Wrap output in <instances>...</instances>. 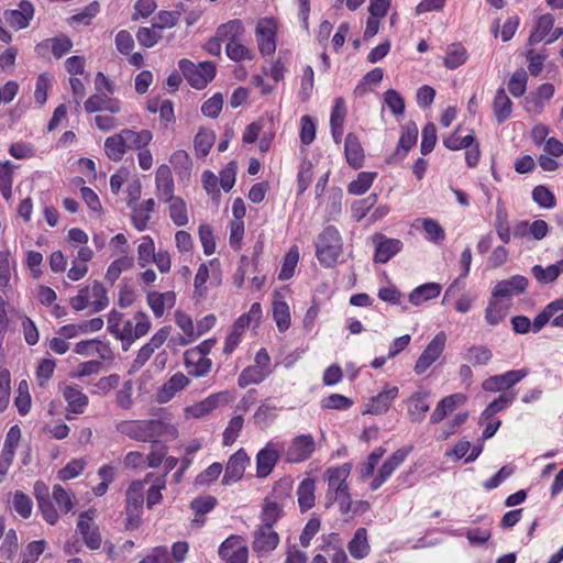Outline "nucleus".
Instances as JSON below:
<instances>
[{
  "instance_id": "1",
  "label": "nucleus",
  "mask_w": 563,
  "mask_h": 563,
  "mask_svg": "<svg viewBox=\"0 0 563 563\" xmlns=\"http://www.w3.org/2000/svg\"><path fill=\"white\" fill-rule=\"evenodd\" d=\"M350 472L351 465L345 463L338 467H331L325 473L328 478V489L325 494L327 507L336 501L340 505V511L342 514H347L352 510V500L346 483Z\"/></svg>"
},
{
  "instance_id": "2",
  "label": "nucleus",
  "mask_w": 563,
  "mask_h": 563,
  "mask_svg": "<svg viewBox=\"0 0 563 563\" xmlns=\"http://www.w3.org/2000/svg\"><path fill=\"white\" fill-rule=\"evenodd\" d=\"M342 253V239L334 227H327L316 242V254L319 262L327 267L333 266Z\"/></svg>"
},
{
  "instance_id": "3",
  "label": "nucleus",
  "mask_w": 563,
  "mask_h": 563,
  "mask_svg": "<svg viewBox=\"0 0 563 563\" xmlns=\"http://www.w3.org/2000/svg\"><path fill=\"white\" fill-rule=\"evenodd\" d=\"M179 69L181 70L185 78L196 89L205 88L209 81H211L216 74V67L210 62H203L199 65H195L189 59L179 60Z\"/></svg>"
},
{
  "instance_id": "4",
  "label": "nucleus",
  "mask_w": 563,
  "mask_h": 563,
  "mask_svg": "<svg viewBox=\"0 0 563 563\" xmlns=\"http://www.w3.org/2000/svg\"><path fill=\"white\" fill-rule=\"evenodd\" d=\"M283 451L286 463H302L312 456L316 451V441L310 434H300L292 438Z\"/></svg>"
},
{
  "instance_id": "5",
  "label": "nucleus",
  "mask_w": 563,
  "mask_h": 563,
  "mask_svg": "<svg viewBox=\"0 0 563 563\" xmlns=\"http://www.w3.org/2000/svg\"><path fill=\"white\" fill-rule=\"evenodd\" d=\"M284 446L279 442L269 441L256 455L257 477H267L282 456Z\"/></svg>"
},
{
  "instance_id": "6",
  "label": "nucleus",
  "mask_w": 563,
  "mask_h": 563,
  "mask_svg": "<svg viewBox=\"0 0 563 563\" xmlns=\"http://www.w3.org/2000/svg\"><path fill=\"white\" fill-rule=\"evenodd\" d=\"M96 510L81 512L77 522V531L81 534L85 544L90 550H97L101 547V536L99 528L95 525Z\"/></svg>"
},
{
  "instance_id": "7",
  "label": "nucleus",
  "mask_w": 563,
  "mask_h": 563,
  "mask_svg": "<svg viewBox=\"0 0 563 563\" xmlns=\"http://www.w3.org/2000/svg\"><path fill=\"white\" fill-rule=\"evenodd\" d=\"M170 327H162L137 352L131 364V372H137L151 358L153 353L159 349L168 339Z\"/></svg>"
},
{
  "instance_id": "8",
  "label": "nucleus",
  "mask_w": 563,
  "mask_h": 563,
  "mask_svg": "<svg viewBox=\"0 0 563 563\" xmlns=\"http://www.w3.org/2000/svg\"><path fill=\"white\" fill-rule=\"evenodd\" d=\"M219 555L225 563H247L249 549L239 536H230L219 548Z\"/></svg>"
},
{
  "instance_id": "9",
  "label": "nucleus",
  "mask_w": 563,
  "mask_h": 563,
  "mask_svg": "<svg viewBox=\"0 0 563 563\" xmlns=\"http://www.w3.org/2000/svg\"><path fill=\"white\" fill-rule=\"evenodd\" d=\"M446 335L444 332H439L433 340L427 345L422 354L419 356L415 372L420 375L423 374L442 354L445 346Z\"/></svg>"
},
{
  "instance_id": "10",
  "label": "nucleus",
  "mask_w": 563,
  "mask_h": 563,
  "mask_svg": "<svg viewBox=\"0 0 563 563\" xmlns=\"http://www.w3.org/2000/svg\"><path fill=\"white\" fill-rule=\"evenodd\" d=\"M34 16V7L27 0H22L16 9L3 12L4 23L11 29L19 31L26 29Z\"/></svg>"
},
{
  "instance_id": "11",
  "label": "nucleus",
  "mask_w": 563,
  "mask_h": 563,
  "mask_svg": "<svg viewBox=\"0 0 563 563\" xmlns=\"http://www.w3.org/2000/svg\"><path fill=\"white\" fill-rule=\"evenodd\" d=\"M276 22L273 19H262L256 25L258 49L263 55H272L276 49Z\"/></svg>"
},
{
  "instance_id": "12",
  "label": "nucleus",
  "mask_w": 563,
  "mask_h": 563,
  "mask_svg": "<svg viewBox=\"0 0 563 563\" xmlns=\"http://www.w3.org/2000/svg\"><path fill=\"white\" fill-rule=\"evenodd\" d=\"M529 374L527 368L508 371L501 375H494L485 379L482 384L484 390L496 393L508 389L519 383Z\"/></svg>"
},
{
  "instance_id": "13",
  "label": "nucleus",
  "mask_w": 563,
  "mask_h": 563,
  "mask_svg": "<svg viewBox=\"0 0 563 563\" xmlns=\"http://www.w3.org/2000/svg\"><path fill=\"white\" fill-rule=\"evenodd\" d=\"M528 286V279L521 275L511 276L508 279L499 280L493 288L492 295L511 303L514 296L522 294Z\"/></svg>"
},
{
  "instance_id": "14",
  "label": "nucleus",
  "mask_w": 563,
  "mask_h": 563,
  "mask_svg": "<svg viewBox=\"0 0 563 563\" xmlns=\"http://www.w3.org/2000/svg\"><path fill=\"white\" fill-rule=\"evenodd\" d=\"M234 399L230 391H221L210 395L202 401L189 406L185 411L194 418H202L221 405L229 404Z\"/></svg>"
},
{
  "instance_id": "15",
  "label": "nucleus",
  "mask_w": 563,
  "mask_h": 563,
  "mask_svg": "<svg viewBox=\"0 0 563 563\" xmlns=\"http://www.w3.org/2000/svg\"><path fill=\"white\" fill-rule=\"evenodd\" d=\"M279 543L278 533L271 527L260 526L254 532L252 548L260 556L271 553Z\"/></svg>"
},
{
  "instance_id": "16",
  "label": "nucleus",
  "mask_w": 563,
  "mask_h": 563,
  "mask_svg": "<svg viewBox=\"0 0 563 563\" xmlns=\"http://www.w3.org/2000/svg\"><path fill=\"white\" fill-rule=\"evenodd\" d=\"M249 462L250 459L243 449H240L234 454H232L227 463L222 484L231 485L239 482L243 477L246 464Z\"/></svg>"
},
{
  "instance_id": "17",
  "label": "nucleus",
  "mask_w": 563,
  "mask_h": 563,
  "mask_svg": "<svg viewBox=\"0 0 563 563\" xmlns=\"http://www.w3.org/2000/svg\"><path fill=\"white\" fill-rule=\"evenodd\" d=\"M118 433L139 442H148V420H120L114 424Z\"/></svg>"
},
{
  "instance_id": "18",
  "label": "nucleus",
  "mask_w": 563,
  "mask_h": 563,
  "mask_svg": "<svg viewBox=\"0 0 563 563\" xmlns=\"http://www.w3.org/2000/svg\"><path fill=\"white\" fill-rule=\"evenodd\" d=\"M156 196L161 201L174 198V178L170 167L166 164L158 166L155 173Z\"/></svg>"
},
{
  "instance_id": "19",
  "label": "nucleus",
  "mask_w": 563,
  "mask_h": 563,
  "mask_svg": "<svg viewBox=\"0 0 563 563\" xmlns=\"http://www.w3.org/2000/svg\"><path fill=\"white\" fill-rule=\"evenodd\" d=\"M148 429V442H157L159 439L172 441L178 437L177 426L166 419H150Z\"/></svg>"
},
{
  "instance_id": "20",
  "label": "nucleus",
  "mask_w": 563,
  "mask_h": 563,
  "mask_svg": "<svg viewBox=\"0 0 563 563\" xmlns=\"http://www.w3.org/2000/svg\"><path fill=\"white\" fill-rule=\"evenodd\" d=\"M34 492L44 520L49 525H55L58 521L59 516L49 499L46 485L42 482H36L34 485Z\"/></svg>"
},
{
  "instance_id": "21",
  "label": "nucleus",
  "mask_w": 563,
  "mask_h": 563,
  "mask_svg": "<svg viewBox=\"0 0 563 563\" xmlns=\"http://www.w3.org/2000/svg\"><path fill=\"white\" fill-rule=\"evenodd\" d=\"M398 394L399 389L397 386L385 388L369 400L365 413L383 415L387 412L391 402L397 398Z\"/></svg>"
},
{
  "instance_id": "22",
  "label": "nucleus",
  "mask_w": 563,
  "mask_h": 563,
  "mask_svg": "<svg viewBox=\"0 0 563 563\" xmlns=\"http://www.w3.org/2000/svg\"><path fill=\"white\" fill-rule=\"evenodd\" d=\"M146 301L154 316L162 318L167 309H172L175 306L176 294L174 291H150L146 296Z\"/></svg>"
},
{
  "instance_id": "23",
  "label": "nucleus",
  "mask_w": 563,
  "mask_h": 563,
  "mask_svg": "<svg viewBox=\"0 0 563 563\" xmlns=\"http://www.w3.org/2000/svg\"><path fill=\"white\" fill-rule=\"evenodd\" d=\"M466 400L467 397L462 393H456L444 397L433 410L430 417V421L432 423H438L442 421L448 413L454 411L456 408L464 405Z\"/></svg>"
},
{
  "instance_id": "24",
  "label": "nucleus",
  "mask_w": 563,
  "mask_h": 563,
  "mask_svg": "<svg viewBox=\"0 0 563 563\" xmlns=\"http://www.w3.org/2000/svg\"><path fill=\"white\" fill-rule=\"evenodd\" d=\"M429 397L430 391L418 390L407 399L408 416L411 421H421L424 418L430 409L428 404Z\"/></svg>"
},
{
  "instance_id": "25",
  "label": "nucleus",
  "mask_w": 563,
  "mask_h": 563,
  "mask_svg": "<svg viewBox=\"0 0 563 563\" xmlns=\"http://www.w3.org/2000/svg\"><path fill=\"white\" fill-rule=\"evenodd\" d=\"M510 307L511 303L509 301L501 300L492 295L485 309V321L493 327L499 324L509 313Z\"/></svg>"
},
{
  "instance_id": "26",
  "label": "nucleus",
  "mask_w": 563,
  "mask_h": 563,
  "mask_svg": "<svg viewBox=\"0 0 563 563\" xmlns=\"http://www.w3.org/2000/svg\"><path fill=\"white\" fill-rule=\"evenodd\" d=\"M189 378L183 373L174 374L158 390L157 401L161 404L168 402L178 391L186 388Z\"/></svg>"
},
{
  "instance_id": "27",
  "label": "nucleus",
  "mask_w": 563,
  "mask_h": 563,
  "mask_svg": "<svg viewBox=\"0 0 563 563\" xmlns=\"http://www.w3.org/2000/svg\"><path fill=\"white\" fill-rule=\"evenodd\" d=\"M198 352H185V366L188 375L194 377L206 376L212 367V361L209 357L197 354Z\"/></svg>"
},
{
  "instance_id": "28",
  "label": "nucleus",
  "mask_w": 563,
  "mask_h": 563,
  "mask_svg": "<svg viewBox=\"0 0 563 563\" xmlns=\"http://www.w3.org/2000/svg\"><path fill=\"white\" fill-rule=\"evenodd\" d=\"M344 153L346 162L350 166L357 169L363 166L364 163V151L360 143V140L353 133H349L345 137Z\"/></svg>"
},
{
  "instance_id": "29",
  "label": "nucleus",
  "mask_w": 563,
  "mask_h": 563,
  "mask_svg": "<svg viewBox=\"0 0 563 563\" xmlns=\"http://www.w3.org/2000/svg\"><path fill=\"white\" fill-rule=\"evenodd\" d=\"M347 550L351 556L355 560H362L366 558L371 552V545L368 543V534L365 528H358L351 541L347 543Z\"/></svg>"
},
{
  "instance_id": "30",
  "label": "nucleus",
  "mask_w": 563,
  "mask_h": 563,
  "mask_svg": "<svg viewBox=\"0 0 563 563\" xmlns=\"http://www.w3.org/2000/svg\"><path fill=\"white\" fill-rule=\"evenodd\" d=\"M63 396L68 404V410L74 413H82L88 406V397L76 385L63 388Z\"/></svg>"
},
{
  "instance_id": "31",
  "label": "nucleus",
  "mask_w": 563,
  "mask_h": 563,
  "mask_svg": "<svg viewBox=\"0 0 563 563\" xmlns=\"http://www.w3.org/2000/svg\"><path fill=\"white\" fill-rule=\"evenodd\" d=\"M376 245L375 261L379 263L388 262L401 249L402 242L398 239H387L379 236Z\"/></svg>"
},
{
  "instance_id": "32",
  "label": "nucleus",
  "mask_w": 563,
  "mask_h": 563,
  "mask_svg": "<svg viewBox=\"0 0 563 563\" xmlns=\"http://www.w3.org/2000/svg\"><path fill=\"white\" fill-rule=\"evenodd\" d=\"M122 134L128 150L142 151V148L146 147L153 140V133L145 129L141 131L123 129Z\"/></svg>"
},
{
  "instance_id": "33",
  "label": "nucleus",
  "mask_w": 563,
  "mask_h": 563,
  "mask_svg": "<svg viewBox=\"0 0 563 563\" xmlns=\"http://www.w3.org/2000/svg\"><path fill=\"white\" fill-rule=\"evenodd\" d=\"M128 147L122 131L106 139L104 152L111 161H121Z\"/></svg>"
},
{
  "instance_id": "34",
  "label": "nucleus",
  "mask_w": 563,
  "mask_h": 563,
  "mask_svg": "<svg viewBox=\"0 0 563 563\" xmlns=\"http://www.w3.org/2000/svg\"><path fill=\"white\" fill-rule=\"evenodd\" d=\"M168 203V214L173 223L177 227H184L188 223L187 205L180 197H174L165 201Z\"/></svg>"
},
{
  "instance_id": "35",
  "label": "nucleus",
  "mask_w": 563,
  "mask_h": 563,
  "mask_svg": "<svg viewBox=\"0 0 563 563\" xmlns=\"http://www.w3.org/2000/svg\"><path fill=\"white\" fill-rule=\"evenodd\" d=\"M493 111L498 123L507 121L512 111V102L504 89H498L493 102Z\"/></svg>"
},
{
  "instance_id": "36",
  "label": "nucleus",
  "mask_w": 563,
  "mask_h": 563,
  "mask_svg": "<svg viewBox=\"0 0 563 563\" xmlns=\"http://www.w3.org/2000/svg\"><path fill=\"white\" fill-rule=\"evenodd\" d=\"M554 26V16L550 13L541 15L537 22L533 31L531 32L528 43L534 45L543 41Z\"/></svg>"
},
{
  "instance_id": "37",
  "label": "nucleus",
  "mask_w": 563,
  "mask_h": 563,
  "mask_svg": "<svg viewBox=\"0 0 563 563\" xmlns=\"http://www.w3.org/2000/svg\"><path fill=\"white\" fill-rule=\"evenodd\" d=\"M441 285L438 283H427L415 288L410 295L409 300L412 305L419 306L422 302L437 298L441 292Z\"/></svg>"
},
{
  "instance_id": "38",
  "label": "nucleus",
  "mask_w": 563,
  "mask_h": 563,
  "mask_svg": "<svg viewBox=\"0 0 563 563\" xmlns=\"http://www.w3.org/2000/svg\"><path fill=\"white\" fill-rule=\"evenodd\" d=\"M273 317L280 332H285L290 327V311L287 302L280 295H276L273 301Z\"/></svg>"
},
{
  "instance_id": "39",
  "label": "nucleus",
  "mask_w": 563,
  "mask_h": 563,
  "mask_svg": "<svg viewBox=\"0 0 563 563\" xmlns=\"http://www.w3.org/2000/svg\"><path fill=\"white\" fill-rule=\"evenodd\" d=\"M244 32V26L240 20H231L227 23L221 24L216 32L218 38L222 42L232 43L240 38Z\"/></svg>"
},
{
  "instance_id": "40",
  "label": "nucleus",
  "mask_w": 563,
  "mask_h": 563,
  "mask_svg": "<svg viewBox=\"0 0 563 563\" xmlns=\"http://www.w3.org/2000/svg\"><path fill=\"white\" fill-rule=\"evenodd\" d=\"M155 209L154 199L150 198L142 205L135 207L132 213V222L139 231H143L147 227V222L151 219V213Z\"/></svg>"
},
{
  "instance_id": "41",
  "label": "nucleus",
  "mask_w": 563,
  "mask_h": 563,
  "mask_svg": "<svg viewBox=\"0 0 563 563\" xmlns=\"http://www.w3.org/2000/svg\"><path fill=\"white\" fill-rule=\"evenodd\" d=\"M316 483L312 478H305L298 487V503L301 510H308L314 505Z\"/></svg>"
},
{
  "instance_id": "42",
  "label": "nucleus",
  "mask_w": 563,
  "mask_h": 563,
  "mask_svg": "<svg viewBox=\"0 0 563 563\" xmlns=\"http://www.w3.org/2000/svg\"><path fill=\"white\" fill-rule=\"evenodd\" d=\"M311 563H350L345 551L341 547L327 545L323 554L313 556Z\"/></svg>"
},
{
  "instance_id": "43",
  "label": "nucleus",
  "mask_w": 563,
  "mask_h": 563,
  "mask_svg": "<svg viewBox=\"0 0 563 563\" xmlns=\"http://www.w3.org/2000/svg\"><path fill=\"white\" fill-rule=\"evenodd\" d=\"M283 515V506L275 500L269 498L265 499L263 505L261 519V526H267L273 528L274 525L279 520Z\"/></svg>"
},
{
  "instance_id": "44",
  "label": "nucleus",
  "mask_w": 563,
  "mask_h": 563,
  "mask_svg": "<svg viewBox=\"0 0 563 563\" xmlns=\"http://www.w3.org/2000/svg\"><path fill=\"white\" fill-rule=\"evenodd\" d=\"M150 476L151 475L148 474L145 481H135L130 485L126 490V507H133L132 509H142L144 503V487Z\"/></svg>"
},
{
  "instance_id": "45",
  "label": "nucleus",
  "mask_w": 563,
  "mask_h": 563,
  "mask_svg": "<svg viewBox=\"0 0 563 563\" xmlns=\"http://www.w3.org/2000/svg\"><path fill=\"white\" fill-rule=\"evenodd\" d=\"M467 60V52L461 44H452L449 46L446 56L444 57V66L449 69H455Z\"/></svg>"
},
{
  "instance_id": "46",
  "label": "nucleus",
  "mask_w": 563,
  "mask_h": 563,
  "mask_svg": "<svg viewBox=\"0 0 563 563\" xmlns=\"http://www.w3.org/2000/svg\"><path fill=\"white\" fill-rule=\"evenodd\" d=\"M216 134L211 130H200L195 136L194 144L197 155L206 157L212 147Z\"/></svg>"
},
{
  "instance_id": "47",
  "label": "nucleus",
  "mask_w": 563,
  "mask_h": 563,
  "mask_svg": "<svg viewBox=\"0 0 563 563\" xmlns=\"http://www.w3.org/2000/svg\"><path fill=\"white\" fill-rule=\"evenodd\" d=\"M13 166L10 162L0 163V191L5 200L12 196Z\"/></svg>"
},
{
  "instance_id": "48",
  "label": "nucleus",
  "mask_w": 563,
  "mask_h": 563,
  "mask_svg": "<svg viewBox=\"0 0 563 563\" xmlns=\"http://www.w3.org/2000/svg\"><path fill=\"white\" fill-rule=\"evenodd\" d=\"M155 254L156 252L153 239L148 235L143 236L137 246L139 265L145 267L147 264L152 263Z\"/></svg>"
},
{
  "instance_id": "49",
  "label": "nucleus",
  "mask_w": 563,
  "mask_h": 563,
  "mask_svg": "<svg viewBox=\"0 0 563 563\" xmlns=\"http://www.w3.org/2000/svg\"><path fill=\"white\" fill-rule=\"evenodd\" d=\"M376 173L362 172L357 175L356 179L351 181L347 186V191L351 195H363L372 186Z\"/></svg>"
},
{
  "instance_id": "50",
  "label": "nucleus",
  "mask_w": 563,
  "mask_h": 563,
  "mask_svg": "<svg viewBox=\"0 0 563 563\" xmlns=\"http://www.w3.org/2000/svg\"><path fill=\"white\" fill-rule=\"evenodd\" d=\"M408 451L406 449H399L391 454L389 459H387L378 473L384 476L386 479L390 477L395 470H397L406 460Z\"/></svg>"
},
{
  "instance_id": "51",
  "label": "nucleus",
  "mask_w": 563,
  "mask_h": 563,
  "mask_svg": "<svg viewBox=\"0 0 563 563\" xmlns=\"http://www.w3.org/2000/svg\"><path fill=\"white\" fill-rule=\"evenodd\" d=\"M266 377L267 375L265 373H263L256 366L251 365L241 372L238 378V385L241 388H245L249 385L263 382Z\"/></svg>"
},
{
  "instance_id": "52",
  "label": "nucleus",
  "mask_w": 563,
  "mask_h": 563,
  "mask_svg": "<svg viewBox=\"0 0 563 563\" xmlns=\"http://www.w3.org/2000/svg\"><path fill=\"white\" fill-rule=\"evenodd\" d=\"M12 507L22 518H29L32 514L33 503L23 492L16 490L12 497Z\"/></svg>"
},
{
  "instance_id": "53",
  "label": "nucleus",
  "mask_w": 563,
  "mask_h": 563,
  "mask_svg": "<svg viewBox=\"0 0 563 563\" xmlns=\"http://www.w3.org/2000/svg\"><path fill=\"white\" fill-rule=\"evenodd\" d=\"M133 263L134 261L130 256H122L113 261L107 269V280L114 283L122 272L128 271L133 266Z\"/></svg>"
},
{
  "instance_id": "54",
  "label": "nucleus",
  "mask_w": 563,
  "mask_h": 563,
  "mask_svg": "<svg viewBox=\"0 0 563 563\" xmlns=\"http://www.w3.org/2000/svg\"><path fill=\"white\" fill-rule=\"evenodd\" d=\"M493 357L492 351L484 345H473L467 351L466 358L474 365H487Z\"/></svg>"
},
{
  "instance_id": "55",
  "label": "nucleus",
  "mask_w": 563,
  "mask_h": 563,
  "mask_svg": "<svg viewBox=\"0 0 563 563\" xmlns=\"http://www.w3.org/2000/svg\"><path fill=\"white\" fill-rule=\"evenodd\" d=\"M243 424H244V419L240 415L234 416L229 421V424L223 432V445L230 446L234 443V441L239 437L240 431L243 428Z\"/></svg>"
},
{
  "instance_id": "56",
  "label": "nucleus",
  "mask_w": 563,
  "mask_h": 563,
  "mask_svg": "<svg viewBox=\"0 0 563 563\" xmlns=\"http://www.w3.org/2000/svg\"><path fill=\"white\" fill-rule=\"evenodd\" d=\"M299 260V251L297 247H291L286 254L282 269L279 272V279L287 280L292 277L295 268Z\"/></svg>"
},
{
  "instance_id": "57",
  "label": "nucleus",
  "mask_w": 563,
  "mask_h": 563,
  "mask_svg": "<svg viewBox=\"0 0 563 563\" xmlns=\"http://www.w3.org/2000/svg\"><path fill=\"white\" fill-rule=\"evenodd\" d=\"M52 496L62 511L67 514L73 510V496L64 487L60 485H54Z\"/></svg>"
},
{
  "instance_id": "58",
  "label": "nucleus",
  "mask_w": 563,
  "mask_h": 563,
  "mask_svg": "<svg viewBox=\"0 0 563 563\" xmlns=\"http://www.w3.org/2000/svg\"><path fill=\"white\" fill-rule=\"evenodd\" d=\"M162 38L161 31L156 26L140 27L136 32V40L145 47H153Z\"/></svg>"
},
{
  "instance_id": "59",
  "label": "nucleus",
  "mask_w": 563,
  "mask_h": 563,
  "mask_svg": "<svg viewBox=\"0 0 563 563\" xmlns=\"http://www.w3.org/2000/svg\"><path fill=\"white\" fill-rule=\"evenodd\" d=\"M86 466V462L82 459L71 460L58 472V478L60 481H69L79 476Z\"/></svg>"
},
{
  "instance_id": "60",
  "label": "nucleus",
  "mask_w": 563,
  "mask_h": 563,
  "mask_svg": "<svg viewBox=\"0 0 563 563\" xmlns=\"http://www.w3.org/2000/svg\"><path fill=\"white\" fill-rule=\"evenodd\" d=\"M515 394H503L497 399L492 401L482 413V418L489 419L497 412L505 409L515 399Z\"/></svg>"
},
{
  "instance_id": "61",
  "label": "nucleus",
  "mask_w": 563,
  "mask_h": 563,
  "mask_svg": "<svg viewBox=\"0 0 563 563\" xmlns=\"http://www.w3.org/2000/svg\"><path fill=\"white\" fill-rule=\"evenodd\" d=\"M90 297L95 298V300L90 303L95 312L103 310L109 303L107 291L102 284L99 282H95L90 287Z\"/></svg>"
},
{
  "instance_id": "62",
  "label": "nucleus",
  "mask_w": 563,
  "mask_h": 563,
  "mask_svg": "<svg viewBox=\"0 0 563 563\" xmlns=\"http://www.w3.org/2000/svg\"><path fill=\"white\" fill-rule=\"evenodd\" d=\"M262 319V307L258 302H254L249 312L239 317L236 322H239V327H257Z\"/></svg>"
},
{
  "instance_id": "63",
  "label": "nucleus",
  "mask_w": 563,
  "mask_h": 563,
  "mask_svg": "<svg viewBox=\"0 0 563 563\" xmlns=\"http://www.w3.org/2000/svg\"><path fill=\"white\" fill-rule=\"evenodd\" d=\"M527 88V73L522 69L517 70L512 74L508 89L514 97H521L526 92Z\"/></svg>"
},
{
  "instance_id": "64",
  "label": "nucleus",
  "mask_w": 563,
  "mask_h": 563,
  "mask_svg": "<svg viewBox=\"0 0 563 563\" xmlns=\"http://www.w3.org/2000/svg\"><path fill=\"white\" fill-rule=\"evenodd\" d=\"M45 550V541L38 540L27 544L22 553L21 563H35Z\"/></svg>"
}]
</instances>
